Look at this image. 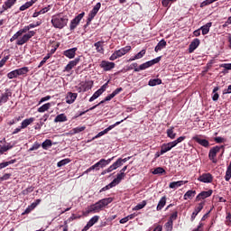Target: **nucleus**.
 Wrapping results in <instances>:
<instances>
[{
  "label": "nucleus",
  "instance_id": "680f3d73",
  "mask_svg": "<svg viewBox=\"0 0 231 231\" xmlns=\"http://www.w3.org/2000/svg\"><path fill=\"white\" fill-rule=\"evenodd\" d=\"M11 177V173H5L2 177H0V180H2V181H6V180H10Z\"/></svg>",
  "mask_w": 231,
  "mask_h": 231
},
{
  "label": "nucleus",
  "instance_id": "c85d7f7f",
  "mask_svg": "<svg viewBox=\"0 0 231 231\" xmlns=\"http://www.w3.org/2000/svg\"><path fill=\"white\" fill-rule=\"evenodd\" d=\"M59 122H68V116H66V114H60L55 117L54 123L59 124Z\"/></svg>",
  "mask_w": 231,
  "mask_h": 231
},
{
  "label": "nucleus",
  "instance_id": "13d9d810",
  "mask_svg": "<svg viewBox=\"0 0 231 231\" xmlns=\"http://www.w3.org/2000/svg\"><path fill=\"white\" fill-rule=\"evenodd\" d=\"M50 10H51V5H48L47 7L42 8V10L39 11L40 15H42L43 14H48Z\"/></svg>",
  "mask_w": 231,
  "mask_h": 231
},
{
  "label": "nucleus",
  "instance_id": "4d7b16f0",
  "mask_svg": "<svg viewBox=\"0 0 231 231\" xmlns=\"http://www.w3.org/2000/svg\"><path fill=\"white\" fill-rule=\"evenodd\" d=\"M9 59H10V55H7V56L4 57L0 60V68H3V66H5V64H6V62L8 61Z\"/></svg>",
  "mask_w": 231,
  "mask_h": 231
},
{
  "label": "nucleus",
  "instance_id": "1a4fd4ad",
  "mask_svg": "<svg viewBox=\"0 0 231 231\" xmlns=\"http://www.w3.org/2000/svg\"><path fill=\"white\" fill-rule=\"evenodd\" d=\"M122 122H124V120L117 121L114 125H109L105 130L99 132L93 139L95 140L97 138H100V136H104V134H107L108 131H111V129H115V127H116V125H120L122 124Z\"/></svg>",
  "mask_w": 231,
  "mask_h": 231
},
{
  "label": "nucleus",
  "instance_id": "9d476101",
  "mask_svg": "<svg viewBox=\"0 0 231 231\" xmlns=\"http://www.w3.org/2000/svg\"><path fill=\"white\" fill-rule=\"evenodd\" d=\"M192 140L201 145L202 147L208 148L210 147V142L207 139H201V135H195Z\"/></svg>",
  "mask_w": 231,
  "mask_h": 231
},
{
  "label": "nucleus",
  "instance_id": "58836bf2",
  "mask_svg": "<svg viewBox=\"0 0 231 231\" xmlns=\"http://www.w3.org/2000/svg\"><path fill=\"white\" fill-rule=\"evenodd\" d=\"M16 71L18 73V77H21L23 75H26L28 71H30V69H28V67H23L21 69H16Z\"/></svg>",
  "mask_w": 231,
  "mask_h": 231
},
{
  "label": "nucleus",
  "instance_id": "a19ab883",
  "mask_svg": "<svg viewBox=\"0 0 231 231\" xmlns=\"http://www.w3.org/2000/svg\"><path fill=\"white\" fill-rule=\"evenodd\" d=\"M162 84V79H150L148 82V86L154 87V86H160Z\"/></svg>",
  "mask_w": 231,
  "mask_h": 231
},
{
  "label": "nucleus",
  "instance_id": "a878e982",
  "mask_svg": "<svg viewBox=\"0 0 231 231\" xmlns=\"http://www.w3.org/2000/svg\"><path fill=\"white\" fill-rule=\"evenodd\" d=\"M145 53H146L145 50H142L135 56L131 57L128 60V62H133V60H138V59H143V57L145 55Z\"/></svg>",
  "mask_w": 231,
  "mask_h": 231
},
{
  "label": "nucleus",
  "instance_id": "37998d69",
  "mask_svg": "<svg viewBox=\"0 0 231 231\" xmlns=\"http://www.w3.org/2000/svg\"><path fill=\"white\" fill-rule=\"evenodd\" d=\"M82 131H86V126H78L71 130V134H77L79 133H82Z\"/></svg>",
  "mask_w": 231,
  "mask_h": 231
},
{
  "label": "nucleus",
  "instance_id": "72a5a7b5",
  "mask_svg": "<svg viewBox=\"0 0 231 231\" xmlns=\"http://www.w3.org/2000/svg\"><path fill=\"white\" fill-rule=\"evenodd\" d=\"M51 145H53V143H52L51 140H50V139H46V140L42 143V149H44V151H48V149H50V147H51Z\"/></svg>",
  "mask_w": 231,
  "mask_h": 231
},
{
  "label": "nucleus",
  "instance_id": "3c124183",
  "mask_svg": "<svg viewBox=\"0 0 231 231\" xmlns=\"http://www.w3.org/2000/svg\"><path fill=\"white\" fill-rule=\"evenodd\" d=\"M98 219H100L99 216H94L88 223L93 226V225L98 223Z\"/></svg>",
  "mask_w": 231,
  "mask_h": 231
},
{
  "label": "nucleus",
  "instance_id": "5701e85b",
  "mask_svg": "<svg viewBox=\"0 0 231 231\" xmlns=\"http://www.w3.org/2000/svg\"><path fill=\"white\" fill-rule=\"evenodd\" d=\"M112 98H115V96L113 94H109L108 96H106L105 97L104 100H102L101 102H99L97 105H95L94 106L90 107L89 110L93 111V109H97V107H98V106L104 104V102H109V100H111Z\"/></svg>",
  "mask_w": 231,
  "mask_h": 231
},
{
  "label": "nucleus",
  "instance_id": "6e6552de",
  "mask_svg": "<svg viewBox=\"0 0 231 231\" xmlns=\"http://www.w3.org/2000/svg\"><path fill=\"white\" fill-rule=\"evenodd\" d=\"M84 15H86L85 12H82L81 14H78L74 19L70 21L69 24V31L73 32L79 24H80V22L82 19H84Z\"/></svg>",
  "mask_w": 231,
  "mask_h": 231
},
{
  "label": "nucleus",
  "instance_id": "0eeeda50",
  "mask_svg": "<svg viewBox=\"0 0 231 231\" xmlns=\"http://www.w3.org/2000/svg\"><path fill=\"white\" fill-rule=\"evenodd\" d=\"M76 91L78 93H86V91H89L93 88V81H86V82H81L79 83V86H76Z\"/></svg>",
  "mask_w": 231,
  "mask_h": 231
},
{
  "label": "nucleus",
  "instance_id": "49530a36",
  "mask_svg": "<svg viewBox=\"0 0 231 231\" xmlns=\"http://www.w3.org/2000/svg\"><path fill=\"white\" fill-rule=\"evenodd\" d=\"M102 93L97 89L89 98L88 102H94V100H97V98H98V97H100Z\"/></svg>",
  "mask_w": 231,
  "mask_h": 231
},
{
  "label": "nucleus",
  "instance_id": "052dcab7",
  "mask_svg": "<svg viewBox=\"0 0 231 231\" xmlns=\"http://www.w3.org/2000/svg\"><path fill=\"white\" fill-rule=\"evenodd\" d=\"M160 60H162V57H157L152 60H150V66H154V64H158V62H160Z\"/></svg>",
  "mask_w": 231,
  "mask_h": 231
},
{
  "label": "nucleus",
  "instance_id": "6e6d98bb",
  "mask_svg": "<svg viewBox=\"0 0 231 231\" xmlns=\"http://www.w3.org/2000/svg\"><path fill=\"white\" fill-rule=\"evenodd\" d=\"M32 6V4L30 2H26L24 5L20 6V12H24V10H28Z\"/></svg>",
  "mask_w": 231,
  "mask_h": 231
},
{
  "label": "nucleus",
  "instance_id": "4468645a",
  "mask_svg": "<svg viewBox=\"0 0 231 231\" xmlns=\"http://www.w3.org/2000/svg\"><path fill=\"white\" fill-rule=\"evenodd\" d=\"M199 181H201L202 183H212L214 177H212V174L210 173H203L199 177Z\"/></svg>",
  "mask_w": 231,
  "mask_h": 231
},
{
  "label": "nucleus",
  "instance_id": "5fc2aeb1",
  "mask_svg": "<svg viewBox=\"0 0 231 231\" xmlns=\"http://www.w3.org/2000/svg\"><path fill=\"white\" fill-rule=\"evenodd\" d=\"M163 172H165V169H163L162 167H157L152 171V174H163Z\"/></svg>",
  "mask_w": 231,
  "mask_h": 231
},
{
  "label": "nucleus",
  "instance_id": "a211bd4d",
  "mask_svg": "<svg viewBox=\"0 0 231 231\" xmlns=\"http://www.w3.org/2000/svg\"><path fill=\"white\" fill-rule=\"evenodd\" d=\"M199 44H200L199 39L198 38L194 39L189 46V53H194V51L198 48V46H199Z\"/></svg>",
  "mask_w": 231,
  "mask_h": 231
},
{
  "label": "nucleus",
  "instance_id": "412c9836",
  "mask_svg": "<svg viewBox=\"0 0 231 231\" xmlns=\"http://www.w3.org/2000/svg\"><path fill=\"white\" fill-rule=\"evenodd\" d=\"M167 46V42L165 40H161L158 44L155 46L154 51L158 53V51H162L163 48H166Z\"/></svg>",
  "mask_w": 231,
  "mask_h": 231
},
{
  "label": "nucleus",
  "instance_id": "aec40b11",
  "mask_svg": "<svg viewBox=\"0 0 231 231\" xmlns=\"http://www.w3.org/2000/svg\"><path fill=\"white\" fill-rule=\"evenodd\" d=\"M77 97H79V94L69 92L67 94V101H66L67 104H73V102H75V100H77Z\"/></svg>",
  "mask_w": 231,
  "mask_h": 231
},
{
  "label": "nucleus",
  "instance_id": "6ab92c4d",
  "mask_svg": "<svg viewBox=\"0 0 231 231\" xmlns=\"http://www.w3.org/2000/svg\"><path fill=\"white\" fill-rule=\"evenodd\" d=\"M186 183H189V180H178L171 182L169 187L170 189H178V187H181V185H186Z\"/></svg>",
  "mask_w": 231,
  "mask_h": 231
},
{
  "label": "nucleus",
  "instance_id": "c9c22d12",
  "mask_svg": "<svg viewBox=\"0 0 231 231\" xmlns=\"http://www.w3.org/2000/svg\"><path fill=\"white\" fill-rule=\"evenodd\" d=\"M168 138H171V140H174L176 138V133H174V126H171L169 128L166 132Z\"/></svg>",
  "mask_w": 231,
  "mask_h": 231
},
{
  "label": "nucleus",
  "instance_id": "603ef678",
  "mask_svg": "<svg viewBox=\"0 0 231 231\" xmlns=\"http://www.w3.org/2000/svg\"><path fill=\"white\" fill-rule=\"evenodd\" d=\"M51 53H48L46 55V57L43 58V60L40 62V64L38 65V68H42L43 64H46V60H48L49 59H51Z\"/></svg>",
  "mask_w": 231,
  "mask_h": 231
},
{
  "label": "nucleus",
  "instance_id": "79ce46f5",
  "mask_svg": "<svg viewBox=\"0 0 231 231\" xmlns=\"http://www.w3.org/2000/svg\"><path fill=\"white\" fill-rule=\"evenodd\" d=\"M16 162H17L16 159H13V160L5 162H1L0 163V171H1V169H5V167H8V165H13V163H15Z\"/></svg>",
  "mask_w": 231,
  "mask_h": 231
},
{
  "label": "nucleus",
  "instance_id": "c756f323",
  "mask_svg": "<svg viewBox=\"0 0 231 231\" xmlns=\"http://www.w3.org/2000/svg\"><path fill=\"white\" fill-rule=\"evenodd\" d=\"M165 205H167V197H162L158 205H157V208H156V210L160 211L163 208V207H165Z\"/></svg>",
  "mask_w": 231,
  "mask_h": 231
},
{
  "label": "nucleus",
  "instance_id": "8fccbe9b",
  "mask_svg": "<svg viewBox=\"0 0 231 231\" xmlns=\"http://www.w3.org/2000/svg\"><path fill=\"white\" fill-rule=\"evenodd\" d=\"M145 205H147V201L143 200L142 203L137 204L134 208V210H142V208H143L145 207Z\"/></svg>",
  "mask_w": 231,
  "mask_h": 231
},
{
  "label": "nucleus",
  "instance_id": "4be33fe9",
  "mask_svg": "<svg viewBox=\"0 0 231 231\" xmlns=\"http://www.w3.org/2000/svg\"><path fill=\"white\" fill-rule=\"evenodd\" d=\"M203 207H205V202H200L198 207L195 208L194 212L191 215V219L196 218V216H198V213L203 210Z\"/></svg>",
  "mask_w": 231,
  "mask_h": 231
},
{
  "label": "nucleus",
  "instance_id": "423d86ee",
  "mask_svg": "<svg viewBox=\"0 0 231 231\" xmlns=\"http://www.w3.org/2000/svg\"><path fill=\"white\" fill-rule=\"evenodd\" d=\"M131 51V46H125L124 48L116 51L109 58V60H116V59H120V57H124L126 53Z\"/></svg>",
  "mask_w": 231,
  "mask_h": 231
},
{
  "label": "nucleus",
  "instance_id": "bb28decb",
  "mask_svg": "<svg viewBox=\"0 0 231 231\" xmlns=\"http://www.w3.org/2000/svg\"><path fill=\"white\" fill-rule=\"evenodd\" d=\"M122 165H124V163H122V158H119L117 162H115L112 165L109 166L108 171H116V169H118V167H122Z\"/></svg>",
  "mask_w": 231,
  "mask_h": 231
},
{
  "label": "nucleus",
  "instance_id": "cd10ccee",
  "mask_svg": "<svg viewBox=\"0 0 231 231\" xmlns=\"http://www.w3.org/2000/svg\"><path fill=\"white\" fill-rule=\"evenodd\" d=\"M14 145L7 143V144H4L1 145L0 144V156L1 154H5V152H7V151H10V149H13Z\"/></svg>",
  "mask_w": 231,
  "mask_h": 231
},
{
  "label": "nucleus",
  "instance_id": "dca6fc26",
  "mask_svg": "<svg viewBox=\"0 0 231 231\" xmlns=\"http://www.w3.org/2000/svg\"><path fill=\"white\" fill-rule=\"evenodd\" d=\"M214 191L209 189L208 191H202L196 197V201H201V199H207V198H210Z\"/></svg>",
  "mask_w": 231,
  "mask_h": 231
},
{
  "label": "nucleus",
  "instance_id": "ea45409f",
  "mask_svg": "<svg viewBox=\"0 0 231 231\" xmlns=\"http://www.w3.org/2000/svg\"><path fill=\"white\" fill-rule=\"evenodd\" d=\"M219 91V87H215L213 89V96H212V100L213 102H217L219 100V94L217 93Z\"/></svg>",
  "mask_w": 231,
  "mask_h": 231
},
{
  "label": "nucleus",
  "instance_id": "39448f33",
  "mask_svg": "<svg viewBox=\"0 0 231 231\" xmlns=\"http://www.w3.org/2000/svg\"><path fill=\"white\" fill-rule=\"evenodd\" d=\"M101 6H102V4H100V2H98L93 7V9L89 12L88 19H87V23L84 25L85 30H86V28H88V26H89V24H91V21H93V19H95V17H97V14H98V10H100Z\"/></svg>",
  "mask_w": 231,
  "mask_h": 231
},
{
  "label": "nucleus",
  "instance_id": "0e129e2a",
  "mask_svg": "<svg viewBox=\"0 0 231 231\" xmlns=\"http://www.w3.org/2000/svg\"><path fill=\"white\" fill-rule=\"evenodd\" d=\"M108 84H109V80L106 83H105L98 90L101 93H104L107 89Z\"/></svg>",
  "mask_w": 231,
  "mask_h": 231
},
{
  "label": "nucleus",
  "instance_id": "09e8293b",
  "mask_svg": "<svg viewBox=\"0 0 231 231\" xmlns=\"http://www.w3.org/2000/svg\"><path fill=\"white\" fill-rule=\"evenodd\" d=\"M172 225H173L172 220H168V222H166L165 225H164L165 230L166 231H172Z\"/></svg>",
  "mask_w": 231,
  "mask_h": 231
},
{
  "label": "nucleus",
  "instance_id": "7ed1b4c3",
  "mask_svg": "<svg viewBox=\"0 0 231 231\" xmlns=\"http://www.w3.org/2000/svg\"><path fill=\"white\" fill-rule=\"evenodd\" d=\"M20 33H25L22 37H20L16 41L17 46H23V44H26L32 37H35V34L37 33L35 31H30V25H25L23 29L19 30Z\"/></svg>",
  "mask_w": 231,
  "mask_h": 231
},
{
  "label": "nucleus",
  "instance_id": "e433bc0d",
  "mask_svg": "<svg viewBox=\"0 0 231 231\" xmlns=\"http://www.w3.org/2000/svg\"><path fill=\"white\" fill-rule=\"evenodd\" d=\"M172 148L170 146L169 143H163L161 146V154H165V152H169Z\"/></svg>",
  "mask_w": 231,
  "mask_h": 231
},
{
  "label": "nucleus",
  "instance_id": "338daca9",
  "mask_svg": "<svg viewBox=\"0 0 231 231\" xmlns=\"http://www.w3.org/2000/svg\"><path fill=\"white\" fill-rule=\"evenodd\" d=\"M220 68H225V69H231V63H223Z\"/></svg>",
  "mask_w": 231,
  "mask_h": 231
},
{
  "label": "nucleus",
  "instance_id": "2f4dec72",
  "mask_svg": "<svg viewBox=\"0 0 231 231\" xmlns=\"http://www.w3.org/2000/svg\"><path fill=\"white\" fill-rule=\"evenodd\" d=\"M97 53H104V42H97L94 43Z\"/></svg>",
  "mask_w": 231,
  "mask_h": 231
},
{
  "label": "nucleus",
  "instance_id": "bf43d9fd",
  "mask_svg": "<svg viewBox=\"0 0 231 231\" xmlns=\"http://www.w3.org/2000/svg\"><path fill=\"white\" fill-rule=\"evenodd\" d=\"M31 192H33V187H29L23 190V196H28Z\"/></svg>",
  "mask_w": 231,
  "mask_h": 231
},
{
  "label": "nucleus",
  "instance_id": "f3484780",
  "mask_svg": "<svg viewBox=\"0 0 231 231\" xmlns=\"http://www.w3.org/2000/svg\"><path fill=\"white\" fill-rule=\"evenodd\" d=\"M77 47L66 50L63 51V55L67 57V59H75V55H77Z\"/></svg>",
  "mask_w": 231,
  "mask_h": 231
},
{
  "label": "nucleus",
  "instance_id": "f8f14e48",
  "mask_svg": "<svg viewBox=\"0 0 231 231\" xmlns=\"http://www.w3.org/2000/svg\"><path fill=\"white\" fill-rule=\"evenodd\" d=\"M99 66L102 69H104V71H111V69H114L116 64L115 62L102 60Z\"/></svg>",
  "mask_w": 231,
  "mask_h": 231
},
{
  "label": "nucleus",
  "instance_id": "2eb2a0df",
  "mask_svg": "<svg viewBox=\"0 0 231 231\" xmlns=\"http://www.w3.org/2000/svg\"><path fill=\"white\" fill-rule=\"evenodd\" d=\"M10 97H12V91H10V89H5V92L2 93L0 96V106H3V104H6Z\"/></svg>",
  "mask_w": 231,
  "mask_h": 231
},
{
  "label": "nucleus",
  "instance_id": "69168bd1",
  "mask_svg": "<svg viewBox=\"0 0 231 231\" xmlns=\"http://www.w3.org/2000/svg\"><path fill=\"white\" fill-rule=\"evenodd\" d=\"M214 141L216 142V143H223V142H225V138H223V137H215Z\"/></svg>",
  "mask_w": 231,
  "mask_h": 231
},
{
  "label": "nucleus",
  "instance_id": "c03bdc74",
  "mask_svg": "<svg viewBox=\"0 0 231 231\" xmlns=\"http://www.w3.org/2000/svg\"><path fill=\"white\" fill-rule=\"evenodd\" d=\"M113 187H116V185L113 182V180L106 186L103 187L99 192H106V190H109V189H113Z\"/></svg>",
  "mask_w": 231,
  "mask_h": 231
},
{
  "label": "nucleus",
  "instance_id": "e2e57ef3",
  "mask_svg": "<svg viewBox=\"0 0 231 231\" xmlns=\"http://www.w3.org/2000/svg\"><path fill=\"white\" fill-rule=\"evenodd\" d=\"M41 147V144L39 143H34L32 146L29 149V151H37Z\"/></svg>",
  "mask_w": 231,
  "mask_h": 231
},
{
  "label": "nucleus",
  "instance_id": "393cba45",
  "mask_svg": "<svg viewBox=\"0 0 231 231\" xmlns=\"http://www.w3.org/2000/svg\"><path fill=\"white\" fill-rule=\"evenodd\" d=\"M212 27V22L206 23L205 25L200 27L202 32V35H207L208 32H210V28Z\"/></svg>",
  "mask_w": 231,
  "mask_h": 231
},
{
  "label": "nucleus",
  "instance_id": "b1692460",
  "mask_svg": "<svg viewBox=\"0 0 231 231\" xmlns=\"http://www.w3.org/2000/svg\"><path fill=\"white\" fill-rule=\"evenodd\" d=\"M33 122H35V118L33 117L24 119L21 124V129H26V127H28V125H30L31 124H33Z\"/></svg>",
  "mask_w": 231,
  "mask_h": 231
},
{
  "label": "nucleus",
  "instance_id": "774afa93",
  "mask_svg": "<svg viewBox=\"0 0 231 231\" xmlns=\"http://www.w3.org/2000/svg\"><path fill=\"white\" fill-rule=\"evenodd\" d=\"M231 93V85L227 87V88L223 90V95H228Z\"/></svg>",
  "mask_w": 231,
  "mask_h": 231
},
{
  "label": "nucleus",
  "instance_id": "de8ad7c7",
  "mask_svg": "<svg viewBox=\"0 0 231 231\" xmlns=\"http://www.w3.org/2000/svg\"><path fill=\"white\" fill-rule=\"evenodd\" d=\"M7 77L9 79H17L19 77L17 69L12 70L11 72L7 73Z\"/></svg>",
  "mask_w": 231,
  "mask_h": 231
},
{
  "label": "nucleus",
  "instance_id": "473e14b6",
  "mask_svg": "<svg viewBox=\"0 0 231 231\" xmlns=\"http://www.w3.org/2000/svg\"><path fill=\"white\" fill-rule=\"evenodd\" d=\"M147 68H151L150 61H146L139 66V68L135 69V72L138 73V71H143V69H147Z\"/></svg>",
  "mask_w": 231,
  "mask_h": 231
},
{
  "label": "nucleus",
  "instance_id": "864d4df0",
  "mask_svg": "<svg viewBox=\"0 0 231 231\" xmlns=\"http://www.w3.org/2000/svg\"><path fill=\"white\" fill-rule=\"evenodd\" d=\"M212 3H216V0H205L200 4V8H204V6H208V5H212Z\"/></svg>",
  "mask_w": 231,
  "mask_h": 231
},
{
  "label": "nucleus",
  "instance_id": "a18cd8bd",
  "mask_svg": "<svg viewBox=\"0 0 231 231\" xmlns=\"http://www.w3.org/2000/svg\"><path fill=\"white\" fill-rule=\"evenodd\" d=\"M70 162L71 159H63L57 163V167H64V165H68Z\"/></svg>",
  "mask_w": 231,
  "mask_h": 231
},
{
  "label": "nucleus",
  "instance_id": "7c9ffc66",
  "mask_svg": "<svg viewBox=\"0 0 231 231\" xmlns=\"http://www.w3.org/2000/svg\"><path fill=\"white\" fill-rule=\"evenodd\" d=\"M125 178V173L120 171V173L117 174L116 178L114 179L112 181L116 184L118 185L120 181H122Z\"/></svg>",
  "mask_w": 231,
  "mask_h": 231
},
{
  "label": "nucleus",
  "instance_id": "20e7f679",
  "mask_svg": "<svg viewBox=\"0 0 231 231\" xmlns=\"http://www.w3.org/2000/svg\"><path fill=\"white\" fill-rule=\"evenodd\" d=\"M223 150V152H225V145H216L212 148H210L209 152H208V158L212 163H217V159L216 158L217 156V152L219 151Z\"/></svg>",
  "mask_w": 231,
  "mask_h": 231
},
{
  "label": "nucleus",
  "instance_id": "ddd939ff",
  "mask_svg": "<svg viewBox=\"0 0 231 231\" xmlns=\"http://www.w3.org/2000/svg\"><path fill=\"white\" fill-rule=\"evenodd\" d=\"M79 62H80V56H79L78 58H76L73 60H70L67 66L64 68L63 71H67V73H69V71H71L73 69V68H75V66H77L79 64Z\"/></svg>",
  "mask_w": 231,
  "mask_h": 231
},
{
  "label": "nucleus",
  "instance_id": "4c0bfd02",
  "mask_svg": "<svg viewBox=\"0 0 231 231\" xmlns=\"http://www.w3.org/2000/svg\"><path fill=\"white\" fill-rule=\"evenodd\" d=\"M50 107H51V103H46L38 108V113H45Z\"/></svg>",
  "mask_w": 231,
  "mask_h": 231
},
{
  "label": "nucleus",
  "instance_id": "9b49d317",
  "mask_svg": "<svg viewBox=\"0 0 231 231\" xmlns=\"http://www.w3.org/2000/svg\"><path fill=\"white\" fill-rule=\"evenodd\" d=\"M17 3V0H7L2 5V10L0 11V15H3L6 10H10L14 5Z\"/></svg>",
  "mask_w": 231,
  "mask_h": 231
},
{
  "label": "nucleus",
  "instance_id": "f704fd0d",
  "mask_svg": "<svg viewBox=\"0 0 231 231\" xmlns=\"http://www.w3.org/2000/svg\"><path fill=\"white\" fill-rule=\"evenodd\" d=\"M196 196V190L189 189L184 194V199H192Z\"/></svg>",
  "mask_w": 231,
  "mask_h": 231
},
{
  "label": "nucleus",
  "instance_id": "f257e3e1",
  "mask_svg": "<svg viewBox=\"0 0 231 231\" xmlns=\"http://www.w3.org/2000/svg\"><path fill=\"white\" fill-rule=\"evenodd\" d=\"M109 203H113V198L100 199L95 204L88 206L86 214H98V212H100L105 207H107Z\"/></svg>",
  "mask_w": 231,
  "mask_h": 231
},
{
  "label": "nucleus",
  "instance_id": "f03ea898",
  "mask_svg": "<svg viewBox=\"0 0 231 231\" xmlns=\"http://www.w3.org/2000/svg\"><path fill=\"white\" fill-rule=\"evenodd\" d=\"M69 21V17L68 16V14H64V13H60L52 15L51 23L54 28H58V30H62V28L68 26Z\"/></svg>",
  "mask_w": 231,
  "mask_h": 231
}]
</instances>
